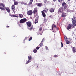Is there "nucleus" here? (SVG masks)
Returning <instances> with one entry per match:
<instances>
[{"label": "nucleus", "mask_w": 76, "mask_h": 76, "mask_svg": "<svg viewBox=\"0 0 76 76\" xmlns=\"http://www.w3.org/2000/svg\"><path fill=\"white\" fill-rule=\"evenodd\" d=\"M65 10L67 11V12H70V9H68V8Z\"/></svg>", "instance_id": "obj_21"}, {"label": "nucleus", "mask_w": 76, "mask_h": 76, "mask_svg": "<svg viewBox=\"0 0 76 76\" xmlns=\"http://www.w3.org/2000/svg\"><path fill=\"white\" fill-rule=\"evenodd\" d=\"M14 5H18V1H15L14 2Z\"/></svg>", "instance_id": "obj_19"}, {"label": "nucleus", "mask_w": 76, "mask_h": 76, "mask_svg": "<svg viewBox=\"0 0 76 76\" xmlns=\"http://www.w3.org/2000/svg\"><path fill=\"white\" fill-rule=\"evenodd\" d=\"M66 5H67V4H66V3L65 2H64L62 3V6H66Z\"/></svg>", "instance_id": "obj_24"}, {"label": "nucleus", "mask_w": 76, "mask_h": 76, "mask_svg": "<svg viewBox=\"0 0 76 76\" xmlns=\"http://www.w3.org/2000/svg\"><path fill=\"white\" fill-rule=\"evenodd\" d=\"M70 0H68V1H70Z\"/></svg>", "instance_id": "obj_50"}, {"label": "nucleus", "mask_w": 76, "mask_h": 76, "mask_svg": "<svg viewBox=\"0 0 76 76\" xmlns=\"http://www.w3.org/2000/svg\"><path fill=\"white\" fill-rule=\"evenodd\" d=\"M6 9L8 13H10V9H9V8H6Z\"/></svg>", "instance_id": "obj_17"}, {"label": "nucleus", "mask_w": 76, "mask_h": 76, "mask_svg": "<svg viewBox=\"0 0 76 76\" xmlns=\"http://www.w3.org/2000/svg\"><path fill=\"white\" fill-rule=\"evenodd\" d=\"M0 9L2 10H5L6 9L5 5L3 3H0Z\"/></svg>", "instance_id": "obj_2"}, {"label": "nucleus", "mask_w": 76, "mask_h": 76, "mask_svg": "<svg viewBox=\"0 0 76 76\" xmlns=\"http://www.w3.org/2000/svg\"><path fill=\"white\" fill-rule=\"evenodd\" d=\"M44 3H47V0L44 1Z\"/></svg>", "instance_id": "obj_36"}, {"label": "nucleus", "mask_w": 76, "mask_h": 76, "mask_svg": "<svg viewBox=\"0 0 76 76\" xmlns=\"http://www.w3.org/2000/svg\"><path fill=\"white\" fill-rule=\"evenodd\" d=\"M39 31H42V27H41L39 29Z\"/></svg>", "instance_id": "obj_39"}, {"label": "nucleus", "mask_w": 76, "mask_h": 76, "mask_svg": "<svg viewBox=\"0 0 76 76\" xmlns=\"http://www.w3.org/2000/svg\"><path fill=\"white\" fill-rule=\"evenodd\" d=\"M26 21H27V19L26 18H23L20 20V23H23L26 22Z\"/></svg>", "instance_id": "obj_4"}, {"label": "nucleus", "mask_w": 76, "mask_h": 76, "mask_svg": "<svg viewBox=\"0 0 76 76\" xmlns=\"http://www.w3.org/2000/svg\"><path fill=\"white\" fill-rule=\"evenodd\" d=\"M32 13H33L32 11V10H30L27 12V14L28 16H29V15H32Z\"/></svg>", "instance_id": "obj_8"}, {"label": "nucleus", "mask_w": 76, "mask_h": 76, "mask_svg": "<svg viewBox=\"0 0 76 76\" xmlns=\"http://www.w3.org/2000/svg\"><path fill=\"white\" fill-rule=\"evenodd\" d=\"M58 1L59 2V3H62L63 0H58Z\"/></svg>", "instance_id": "obj_33"}, {"label": "nucleus", "mask_w": 76, "mask_h": 76, "mask_svg": "<svg viewBox=\"0 0 76 76\" xmlns=\"http://www.w3.org/2000/svg\"><path fill=\"white\" fill-rule=\"evenodd\" d=\"M49 17L50 18H53V16L52 15H50L49 16Z\"/></svg>", "instance_id": "obj_42"}, {"label": "nucleus", "mask_w": 76, "mask_h": 76, "mask_svg": "<svg viewBox=\"0 0 76 76\" xmlns=\"http://www.w3.org/2000/svg\"><path fill=\"white\" fill-rule=\"evenodd\" d=\"M11 9L12 11H13V12L14 13H16V11H15V7L14 4L12 5L11 7Z\"/></svg>", "instance_id": "obj_5"}, {"label": "nucleus", "mask_w": 76, "mask_h": 76, "mask_svg": "<svg viewBox=\"0 0 76 76\" xmlns=\"http://www.w3.org/2000/svg\"><path fill=\"white\" fill-rule=\"evenodd\" d=\"M28 60H31V59H32V56H28Z\"/></svg>", "instance_id": "obj_25"}, {"label": "nucleus", "mask_w": 76, "mask_h": 76, "mask_svg": "<svg viewBox=\"0 0 76 76\" xmlns=\"http://www.w3.org/2000/svg\"><path fill=\"white\" fill-rule=\"evenodd\" d=\"M68 7V5H65L64 7V10H66V9H67V7Z\"/></svg>", "instance_id": "obj_18"}, {"label": "nucleus", "mask_w": 76, "mask_h": 76, "mask_svg": "<svg viewBox=\"0 0 76 76\" xmlns=\"http://www.w3.org/2000/svg\"><path fill=\"white\" fill-rule=\"evenodd\" d=\"M31 61V60H28L26 62V64H28V63H30Z\"/></svg>", "instance_id": "obj_26"}, {"label": "nucleus", "mask_w": 76, "mask_h": 76, "mask_svg": "<svg viewBox=\"0 0 76 76\" xmlns=\"http://www.w3.org/2000/svg\"><path fill=\"white\" fill-rule=\"evenodd\" d=\"M72 24L70 23L68 25V26H67V29H68V30H69V29H71L72 28Z\"/></svg>", "instance_id": "obj_9"}, {"label": "nucleus", "mask_w": 76, "mask_h": 76, "mask_svg": "<svg viewBox=\"0 0 76 76\" xmlns=\"http://www.w3.org/2000/svg\"><path fill=\"white\" fill-rule=\"evenodd\" d=\"M33 52L34 53H36V52H37V50L36 49H34L33 50Z\"/></svg>", "instance_id": "obj_29"}, {"label": "nucleus", "mask_w": 76, "mask_h": 76, "mask_svg": "<svg viewBox=\"0 0 76 76\" xmlns=\"http://www.w3.org/2000/svg\"><path fill=\"white\" fill-rule=\"evenodd\" d=\"M33 29V27L32 26H30L29 29H30V30H32Z\"/></svg>", "instance_id": "obj_34"}, {"label": "nucleus", "mask_w": 76, "mask_h": 76, "mask_svg": "<svg viewBox=\"0 0 76 76\" xmlns=\"http://www.w3.org/2000/svg\"><path fill=\"white\" fill-rule=\"evenodd\" d=\"M66 44H69V41L68 40H67L66 41Z\"/></svg>", "instance_id": "obj_32"}, {"label": "nucleus", "mask_w": 76, "mask_h": 76, "mask_svg": "<svg viewBox=\"0 0 76 76\" xmlns=\"http://www.w3.org/2000/svg\"><path fill=\"white\" fill-rule=\"evenodd\" d=\"M26 23L27 24V25L28 27H30V26H31L32 25V23H31L30 21L27 22Z\"/></svg>", "instance_id": "obj_7"}, {"label": "nucleus", "mask_w": 76, "mask_h": 76, "mask_svg": "<svg viewBox=\"0 0 76 76\" xmlns=\"http://www.w3.org/2000/svg\"><path fill=\"white\" fill-rule=\"evenodd\" d=\"M66 13L65 12H63L61 15V17H62V18L63 17H66Z\"/></svg>", "instance_id": "obj_13"}, {"label": "nucleus", "mask_w": 76, "mask_h": 76, "mask_svg": "<svg viewBox=\"0 0 76 76\" xmlns=\"http://www.w3.org/2000/svg\"><path fill=\"white\" fill-rule=\"evenodd\" d=\"M68 41H69V43H72V40L70 39H69Z\"/></svg>", "instance_id": "obj_30"}, {"label": "nucleus", "mask_w": 76, "mask_h": 76, "mask_svg": "<svg viewBox=\"0 0 76 76\" xmlns=\"http://www.w3.org/2000/svg\"><path fill=\"white\" fill-rule=\"evenodd\" d=\"M55 28H57V30H58V28H57V26L56 25H54V24H53L52 26V29L53 31V32H56V30L55 29Z\"/></svg>", "instance_id": "obj_3"}, {"label": "nucleus", "mask_w": 76, "mask_h": 76, "mask_svg": "<svg viewBox=\"0 0 76 76\" xmlns=\"http://www.w3.org/2000/svg\"><path fill=\"white\" fill-rule=\"evenodd\" d=\"M39 47H36V49L37 50H39Z\"/></svg>", "instance_id": "obj_43"}, {"label": "nucleus", "mask_w": 76, "mask_h": 76, "mask_svg": "<svg viewBox=\"0 0 76 76\" xmlns=\"http://www.w3.org/2000/svg\"><path fill=\"white\" fill-rule=\"evenodd\" d=\"M37 69H38V66H37Z\"/></svg>", "instance_id": "obj_48"}, {"label": "nucleus", "mask_w": 76, "mask_h": 76, "mask_svg": "<svg viewBox=\"0 0 76 76\" xmlns=\"http://www.w3.org/2000/svg\"><path fill=\"white\" fill-rule=\"evenodd\" d=\"M44 12H48V9L45 8L44 10L43 11Z\"/></svg>", "instance_id": "obj_20"}, {"label": "nucleus", "mask_w": 76, "mask_h": 76, "mask_svg": "<svg viewBox=\"0 0 76 76\" xmlns=\"http://www.w3.org/2000/svg\"><path fill=\"white\" fill-rule=\"evenodd\" d=\"M17 17H18V16L16 15H14V18H17Z\"/></svg>", "instance_id": "obj_38"}, {"label": "nucleus", "mask_w": 76, "mask_h": 76, "mask_svg": "<svg viewBox=\"0 0 76 76\" xmlns=\"http://www.w3.org/2000/svg\"><path fill=\"white\" fill-rule=\"evenodd\" d=\"M21 4H24V5H26V4L23 1L21 2Z\"/></svg>", "instance_id": "obj_23"}, {"label": "nucleus", "mask_w": 76, "mask_h": 76, "mask_svg": "<svg viewBox=\"0 0 76 76\" xmlns=\"http://www.w3.org/2000/svg\"><path fill=\"white\" fill-rule=\"evenodd\" d=\"M44 20H45V19H44Z\"/></svg>", "instance_id": "obj_52"}, {"label": "nucleus", "mask_w": 76, "mask_h": 76, "mask_svg": "<svg viewBox=\"0 0 76 76\" xmlns=\"http://www.w3.org/2000/svg\"><path fill=\"white\" fill-rule=\"evenodd\" d=\"M44 42V41L42 40V42Z\"/></svg>", "instance_id": "obj_47"}, {"label": "nucleus", "mask_w": 76, "mask_h": 76, "mask_svg": "<svg viewBox=\"0 0 76 76\" xmlns=\"http://www.w3.org/2000/svg\"><path fill=\"white\" fill-rule=\"evenodd\" d=\"M39 45L40 46V47H42L43 46V43L42 42H41L40 43Z\"/></svg>", "instance_id": "obj_28"}, {"label": "nucleus", "mask_w": 76, "mask_h": 76, "mask_svg": "<svg viewBox=\"0 0 76 76\" xmlns=\"http://www.w3.org/2000/svg\"><path fill=\"white\" fill-rule=\"evenodd\" d=\"M64 39L65 41H67V38L66 37H64Z\"/></svg>", "instance_id": "obj_31"}, {"label": "nucleus", "mask_w": 76, "mask_h": 76, "mask_svg": "<svg viewBox=\"0 0 76 76\" xmlns=\"http://www.w3.org/2000/svg\"><path fill=\"white\" fill-rule=\"evenodd\" d=\"M11 16L14 17V15H11Z\"/></svg>", "instance_id": "obj_44"}, {"label": "nucleus", "mask_w": 76, "mask_h": 76, "mask_svg": "<svg viewBox=\"0 0 76 76\" xmlns=\"http://www.w3.org/2000/svg\"><path fill=\"white\" fill-rule=\"evenodd\" d=\"M54 9L52 8H50L49 10V12H50V13H53L54 12Z\"/></svg>", "instance_id": "obj_12"}, {"label": "nucleus", "mask_w": 76, "mask_h": 76, "mask_svg": "<svg viewBox=\"0 0 76 76\" xmlns=\"http://www.w3.org/2000/svg\"><path fill=\"white\" fill-rule=\"evenodd\" d=\"M9 26H7L6 27V28H9Z\"/></svg>", "instance_id": "obj_45"}, {"label": "nucleus", "mask_w": 76, "mask_h": 76, "mask_svg": "<svg viewBox=\"0 0 76 76\" xmlns=\"http://www.w3.org/2000/svg\"><path fill=\"white\" fill-rule=\"evenodd\" d=\"M33 2V0H30L29 2V4H32Z\"/></svg>", "instance_id": "obj_27"}, {"label": "nucleus", "mask_w": 76, "mask_h": 76, "mask_svg": "<svg viewBox=\"0 0 76 76\" xmlns=\"http://www.w3.org/2000/svg\"><path fill=\"white\" fill-rule=\"evenodd\" d=\"M14 1V2H15V0H13Z\"/></svg>", "instance_id": "obj_51"}, {"label": "nucleus", "mask_w": 76, "mask_h": 76, "mask_svg": "<svg viewBox=\"0 0 76 76\" xmlns=\"http://www.w3.org/2000/svg\"><path fill=\"white\" fill-rule=\"evenodd\" d=\"M72 50L73 53H76V48L74 47H72Z\"/></svg>", "instance_id": "obj_14"}, {"label": "nucleus", "mask_w": 76, "mask_h": 76, "mask_svg": "<svg viewBox=\"0 0 76 76\" xmlns=\"http://www.w3.org/2000/svg\"><path fill=\"white\" fill-rule=\"evenodd\" d=\"M42 13L43 17H44V18H45V16H46V15H45V13H44V12L43 11H42Z\"/></svg>", "instance_id": "obj_15"}, {"label": "nucleus", "mask_w": 76, "mask_h": 76, "mask_svg": "<svg viewBox=\"0 0 76 76\" xmlns=\"http://www.w3.org/2000/svg\"><path fill=\"white\" fill-rule=\"evenodd\" d=\"M44 39H44V38H43L42 39V40H43V41H44Z\"/></svg>", "instance_id": "obj_46"}, {"label": "nucleus", "mask_w": 76, "mask_h": 76, "mask_svg": "<svg viewBox=\"0 0 76 76\" xmlns=\"http://www.w3.org/2000/svg\"><path fill=\"white\" fill-rule=\"evenodd\" d=\"M37 13H38V10H37V8H35L33 10V13L34 15H37Z\"/></svg>", "instance_id": "obj_6"}, {"label": "nucleus", "mask_w": 76, "mask_h": 76, "mask_svg": "<svg viewBox=\"0 0 76 76\" xmlns=\"http://www.w3.org/2000/svg\"><path fill=\"white\" fill-rule=\"evenodd\" d=\"M72 26L74 27L76 26V17H74L72 18Z\"/></svg>", "instance_id": "obj_1"}, {"label": "nucleus", "mask_w": 76, "mask_h": 76, "mask_svg": "<svg viewBox=\"0 0 76 76\" xmlns=\"http://www.w3.org/2000/svg\"><path fill=\"white\" fill-rule=\"evenodd\" d=\"M19 18H22V17H23V15L21 14H19Z\"/></svg>", "instance_id": "obj_22"}, {"label": "nucleus", "mask_w": 76, "mask_h": 76, "mask_svg": "<svg viewBox=\"0 0 76 76\" xmlns=\"http://www.w3.org/2000/svg\"><path fill=\"white\" fill-rule=\"evenodd\" d=\"M37 6L39 7H41V6H42V3H38L37 4Z\"/></svg>", "instance_id": "obj_16"}, {"label": "nucleus", "mask_w": 76, "mask_h": 76, "mask_svg": "<svg viewBox=\"0 0 76 76\" xmlns=\"http://www.w3.org/2000/svg\"><path fill=\"white\" fill-rule=\"evenodd\" d=\"M63 7H61L58 10V12L59 13H62V12H63Z\"/></svg>", "instance_id": "obj_10"}, {"label": "nucleus", "mask_w": 76, "mask_h": 76, "mask_svg": "<svg viewBox=\"0 0 76 76\" xmlns=\"http://www.w3.org/2000/svg\"><path fill=\"white\" fill-rule=\"evenodd\" d=\"M45 48H46V49L47 50H48V47H47V46L45 47Z\"/></svg>", "instance_id": "obj_41"}, {"label": "nucleus", "mask_w": 76, "mask_h": 76, "mask_svg": "<svg viewBox=\"0 0 76 76\" xmlns=\"http://www.w3.org/2000/svg\"><path fill=\"white\" fill-rule=\"evenodd\" d=\"M53 0V1L55 2L56 1V0Z\"/></svg>", "instance_id": "obj_49"}, {"label": "nucleus", "mask_w": 76, "mask_h": 76, "mask_svg": "<svg viewBox=\"0 0 76 76\" xmlns=\"http://www.w3.org/2000/svg\"><path fill=\"white\" fill-rule=\"evenodd\" d=\"M38 17H37L35 19L34 23L36 24V23H38Z\"/></svg>", "instance_id": "obj_11"}, {"label": "nucleus", "mask_w": 76, "mask_h": 76, "mask_svg": "<svg viewBox=\"0 0 76 76\" xmlns=\"http://www.w3.org/2000/svg\"><path fill=\"white\" fill-rule=\"evenodd\" d=\"M40 35H42V34H40Z\"/></svg>", "instance_id": "obj_53"}, {"label": "nucleus", "mask_w": 76, "mask_h": 76, "mask_svg": "<svg viewBox=\"0 0 76 76\" xmlns=\"http://www.w3.org/2000/svg\"><path fill=\"white\" fill-rule=\"evenodd\" d=\"M61 47H63V43L61 42Z\"/></svg>", "instance_id": "obj_40"}, {"label": "nucleus", "mask_w": 76, "mask_h": 76, "mask_svg": "<svg viewBox=\"0 0 76 76\" xmlns=\"http://www.w3.org/2000/svg\"><path fill=\"white\" fill-rule=\"evenodd\" d=\"M53 57L56 58V57H58V56L56 55H55Z\"/></svg>", "instance_id": "obj_37"}, {"label": "nucleus", "mask_w": 76, "mask_h": 76, "mask_svg": "<svg viewBox=\"0 0 76 76\" xmlns=\"http://www.w3.org/2000/svg\"><path fill=\"white\" fill-rule=\"evenodd\" d=\"M32 37H31L29 39H28V41H31L32 40Z\"/></svg>", "instance_id": "obj_35"}]
</instances>
